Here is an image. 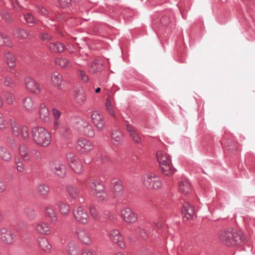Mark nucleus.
<instances>
[{
  "label": "nucleus",
  "instance_id": "nucleus-1",
  "mask_svg": "<svg viewBox=\"0 0 255 255\" xmlns=\"http://www.w3.org/2000/svg\"><path fill=\"white\" fill-rule=\"evenodd\" d=\"M218 238L223 244L227 246H237L244 242L242 234L232 228L221 231Z\"/></svg>",
  "mask_w": 255,
  "mask_h": 255
},
{
  "label": "nucleus",
  "instance_id": "nucleus-2",
  "mask_svg": "<svg viewBox=\"0 0 255 255\" xmlns=\"http://www.w3.org/2000/svg\"><path fill=\"white\" fill-rule=\"evenodd\" d=\"M31 137L34 143L38 146L46 147L51 143V135L43 127L36 126L31 131Z\"/></svg>",
  "mask_w": 255,
  "mask_h": 255
},
{
  "label": "nucleus",
  "instance_id": "nucleus-3",
  "mask_svg": "<svg viewBox=\"0 0 255 255\" xmlns=\"http://www.w3.org/2000/svg\"><path fill=\"white\" fill-rule=\"evenodd\" d=\"M156 157L161 172L165 175H172L175 169L171 165V158L166 152L158 151Z\"/></svg>",
  "mask_w": 255,
  "mask_h": 255
},
{
  "label": "nucleus",
  "instance_id": "nucleus-4",
  "mask_svg": "<svg viewBox=\"0 0 255 255\" xmlns=\"http://www.w3.org/2000/svg\"><path fill=\"white\" fill-rule=\"evenodd\" d=\"M88 185L99 201H104L107 198V194L104 191V186L99 180L92 179Z\"/></svg>",
  "mask_w": 255,
  "mask_h": 255
},
{
  "label": "nucleus",
  "instance_id": "nucleus-5",
  "mask_svg": "<svg viewBox=\"0 0 255 255\" xmlns=\"http://www.w3.org/2000/svg\"><path fill=\"white\" fill-rule=\"evenodd\" d=\"M142 182L144 186L148 189L157 190L161 187V180L154 173H148L145 175Z\"/></svg>",
  "mask_w": 255,
  "mask_h": 255
},
{
  "label": "nucleus",
  "instance_id": "nucleus-6",
  "mask_svg": "<svg viewBox=\"0 0 255 255\" xmlns=\"http://www.w3.org/2000/svg\"><path fill=\"white\" fill-rule=\"evenodd\" d=\"M11 131L13 134L16 136L20 137L23 140L28 139L29 133L27 126L21 125L18 126L16 122L10 120Z\"/></svg>",
  "mask_w": 255,
  "mask_h": 255
},
{
  "label": "nucleus",
  "instance_id": "nucleus-7",
  "mask_svg": "<svg viewBox=\"0 0 255 255\" xmlns=\"http://www.w3.org/2000/svg\"><path fill=\"white\" fill-rule=\"evenodd\" d=\"M75 148L80 154H87L93 149L94 145L90 140L81 137L77 140Z\"/></svg>",
  "mask_w": 255,
  "mask_h": 255
},
{
  "label": "nucleus",
  "instance_id": "nucleus-8",
  "mask_svg": "<svg viewBox=\"0 0 255 255\" xmlns=\"http://www.w3.org/2000/svg\"><path fill=\"white\" fill-rule=\"evenodd\" d=\"M16 235L11 229L6 227H2L0 229V239L4 244H12L16 241Z\"/></svg>",
  "mask_w": 255,
  "mask_h": 255
},
{
  "label": "nucleus",
  "instance_id": "nucleus-9",
  "mask_svg": "<svg viewBox=\"0 0 255 255\" xmlns=\"http://www.w3.org/2000/svg\"><path fill=\"white\" fill-rule=\"evenodd\" d=\"M66 157L69 165L74 172L77 174L82 173L83 171V165L80 160L74 153L70 152L66 154Z\"/></svg>",
  "mask_w": 255,
  "mask_h": 255
},
{
  "label": "nucleus",
  "instance_id": "nucleus-10",
  "mask_svg": "<svg viewBox=\"0 0 255 255\" xmlns=\"http://www.w3.org/2000/svg\"><path fill=\"white\" fill-rule=\"evenodd\" d=\"M77 129L82 134L92 137L95 135V131L92 126L85 120H80L77 122Z\"/></svg>",
  "mask_w": 255,
  "mask_h": 255
},
{
  "label": "nucleus",
  "instance_id": "nucleus-11",
  "mask_svg": "<svg viewBox=\"0 0 255 255\" xmlns=\"http://www.w3.org/2000/svg\"><path fill=\"white\" fill-rule=\"evenodd\" d=\"M76 234L78 240L83 244L90 246L93 243V239L89 231L84 228L77 227Z\"/></svg>",
  "mask_w": 255,
  "mask_h": 255
},
{
  "label": "nucleus",
  "instance_id": "nucleus-12",
  "mask_svg": "<svg viewBox=\"0 0 255 255\" xmlns=\"http://www.w3.org/2000/svg\"><path fill=\"white\" fill-rule=\"evenodd\" d=\"M25 84L27 89L34 94L38 95L44 91V86L40 85L31 77H28L25 79Z\"/></svg>",
  "mask_w": 255,
  "mask_h": 255
},
{
  "label": "nucleus",
  "instance_id": "nucleus-13",
  "mask_svg": "<svg viewBox=\"0 0 255 255\" xmlns=\"http://www.w3.org/2000/svg\"><path fill=\"white\" fill-rule=\"evenodd\" d=\"M73 213L75 220L81 224H87L88 222L89 215L87 211L82 206L74 208Z\"/></svg>",
  "mask_w": 255,
  "mask_h": 255
},
{
  "label": "nucleus",
  "instance_id": "nucleus-14",
  "mask_svg": "<svg viewBox=\"0 0 255 255\" xmlns=\"http://www.w3.org/2000/svg\"><path fill=\"white\" fill-rule=\"evenodd\" d=\"M109 237L113 243L116 244L120 248L122 249L126 248L124 237L119 230L113 229L110 231L109 234Z\"/></svg>",
  "mask_w": 255,
  "mask_h": 255
},
{
  "label": "nucleus",
  "instance_id": "nucleus-15",
  "mask_svg": "<svg viewBox=\"0 0 255 255\" xmlns=\"http://www.w3.org/2000/svg\"><path fill=\"white\" fill-rule=\"evenodd\" d=\"M21 105L23 109L28 112H33L37 107L34 98L30 96H27L22 98Z\"/></svg>",
  "mask_w": 255,
  "mask_h": 255
},
{
  "label": "nucleus",
  "instance_id": "nucleus-16",
  "mask_svg": "<svg viewBox=\"0 0 255 255\" xmlns=\"http://www.w3.org/2000/svg\"><path fill=\"white\" fill-rule=\"evenodd\" d=\"M39 117L41 121L46 124H50L52 122V118L50 116L49 110L44 103H41L39 108Z\"/></svg>",
  "mask_w": 255,
  "mask_h": 255
},
{
  "label": "nucleus",
  "instance_id": "nucleus-17",
  "mask_svg": "<svg viewBox=\"0 0 255 255\" xmlns=\"http://www.w3.org/2000/svg\"><path fill=\"white\" fill-rule=\"evenodd\" d=\"M121 213L124 220L127 223H134L137 221V215L129 208L122 209Z\"/></svg>",
  "mask_w": 255,
  "mask_h": 255
},
{
  "label": "nucleus",
  "instance_id": "nucleus-18",
  "mask_svg": "<svg viewBox=\"0 0 255 255\" xmlns=\"http://www.w3.org/2000/svg\"><path fill=\"white\" fill-rule=\"evenodd\" d=\"M34 229L39 234L49 235L51 233V229L49 224L45 222L41 221L35 224Z\"/></svg>",
  "mask_w": 255,
  "mask_h": 255
},
{
  "label": "nucleus",
  "instance_id": "nucleus-19",
  "mask_svg": "<svg viewBox=\"0 0 255 255\" xmlns=\"http://www.w3.org/2000/svg\"><path fill=\"white\" fill-rule=\"evenodd\" d=\"M91 118L95 126L100 130H102L105 127V122L101 114L97 111H93L91 114Z\"/></svg>",
  "mask_w": 255,
  "mask_h": 255
},
{
  "label": "nucleus",
  "instance_id": "nucleus-20",
  "mask_svg": "<svg viewBox=\"0 0 255 255\" xmlns=\"http://www.w3.org/2000/svg\"><path fill=\"white\" fill-rule=\"evenodd\" d=\"M181 212L184 217L186 218L187 220L190 219L195 215V209L190 203L184 202L182 205Z\"/></svg>",
  "mask_w": 255,
  "mask_h": 255
},
{
  "label": "nucleus",
  "instance_id": "nucleus-21",
  "mask_svg": "<svg viewBox=\"0 0 255 255\" xmlns=\"http://www.w3.org/2000/svg\"><path fill=\"white\" fill-rule=\"evenodd\" d=\"M104 69L103 62L100 59H94L92 61L89 67V71L92 74L101 72Z\"/></svg>",
  "mask_w": 255,
  "mask_h": 255
},
{
  "label": "nucleus",
  "instance_id": "nucleus-22",
  "mask_svg": "<svg viewBox=\"0 0 255 255\" xmlns=\"http://www.w3.org/2000/svg\"><path fill=\"white\" fill-rule=\"evenodd\" d=\"M74 96L76 102L79 104H83L86 100L85 91L83 88L79 87L75 89Z\"/></svg>",
  "mask_w": 255,
  "mask_h": 255
},
{
  "label": "nucleus",
  "instance_id": "nucleus-23",
  "mask_svg": "<svg viewBox=\"0 0 255 255\" xmlns=\"http://www.w3.org/2000/svg\"><path fill=\"white\" fill-rule=\"evenodd\" d=\"M19 153L23 161L28 162L30 160V152L25 144L21 143L19 145Z\"/></svg>",
  "mask_w": 255,
  "mask_h": 255
},
{
  "label": "nucleus",
  "instance_id": "nucleus-24",
  "mask_svg": "<svg viewBox=\"0 0 255 255\" xmlns=\"http://www.w3.org/2000/svg\"><path fill=\"white\" fill-rule=\"evenodd\" d=\"M37 241L40 248L43 251L46 253L50 252L52 246L47 238L44 237H39Z\"/></svg>",
  "mask_w": 255,
  "mask_h": 255
},
{
  "label": "nucleus",
  "instance_id": "nucleus-25",
  "mask_svg": "<svg viewBox=\"0 0 255 255\" xmlns=\"http://www.w3.org/2000/svg\"><path fill=\"white\" fill-rule=\"evenodd\" d=\"M113 185V193L115 196H120L123 194V187L121 184V181L117 179H113L112 180Z\"/></svg>",
  "mask_w": 255,
  "mask_h": 255
},
{
  "label": "nucleus",
  "instance_id": "nucleus-26",
  "mask_svg": "<svg viewBox=\"0 0 255 255\" xmlns=\"http://www.w3.org/2000/svg\"><path fill=\"white\" fill-rule=\"evenodd\" d=\"M124 134L118 130H115L112 132V141L114 144L119 145L122 144Z\"/></svg>",
  "mask_w": 255,
  "mask_h": 255
},
{
  "label": "nucleus",
  "instance_id": "nucleus-27",
  "mask_svg": "<svg viewBox=\"0 0 255 255\" xmlns=\"http://www.w3.org/2000/svg\"><path fill=\"white\" fill-rule=\"evenodd\" d=\"M12 34L15 38L20 39H26L30 36L29 31L20 28H16L13 30Z\"/></svg>",
  "mask_w": 255,
  "mask_h": 255
},
{
  "label": "nucleus",
  "instance_id": "nucleus-28",
  "mask_svg": "<svg viewBox=\"0 0 255 255\" xmlns=\"http://www.w3.org/2000/svg\"><path fill=\"white\" fill-rule=\"evenodd\" d=\"M52 84L56 87H59L63 81L62 75L58 72H53L51 75V78Z\"/></svg>",
  "mask_w": 255,
  "mask_h": 255
},
{
  "label": "nucleus",
  "instance_id": "nucleus-29",
  "mask_svg": "<svg viewBox=\"0 0 255 255\" xmlns=\"http://www.w3.org/2000/svg\"><path fill=\"white\" fill-rule=\"evenodd\" d=\"M37 191L42 198L46 197L49 193L50 188L46 184H40L37 187Z\"/></svg>",
  "mask_w": 255,
  "mask_h": 255
},
{
  "label": "nucleus",
  "instance_id": "nucleus-30",
  "mask_svg": "<svg viewBox=\"0 0 255 255\" xmlns=\"http://www.w3.org/2000/svg\"><path fill=\"white\" fill-rule=\"evenodd\" d=\"M49 48L52 52L61 53L64 51V45L59 42L50 43Z\"/></svg>",
  "mask_w": 255,
  "mask_h": 255
},
{
  "label": "nucleus",
  "instance_id": "nucleus-31",
  "mask_svg": "<svg viewBox=\"0 0 255 255\" xmlns=\"http://www.w3.org/2000/svg\"><path fill=\"white\" fill-rule=\"evenodd\" d=\"M67 252L69 255H78L79 249L77 244L74 242H70L67 245Z\"/></svg>",
  "mask_w": 255,
  "mask_h": 255
},
{
  "label": "nucleus",
  "instance_id": "nucleus-32",
  "mask_svg": "<svg viewBox=\"0 0 255 255\" xmlns=\"http://www.w3.org/2000/svg\"><path fill=\"white\" fill-rule=\"evenodd\" d=\"M0 158L7 162L9 161L11 159V154L5 147H0Z\"/></svg>",
  "mask_w": 255,
  "mask_h": 255
},
{
  "label": "nucleus",
  "instance_id": "nucleus-33",
  "mask_svg": "<svg viewBox=\"0 0 255 255\" xmlns=\"http://www.w3.org/2000/svg\"><path fill=\"white\" fill-rule=\"evenodd\" d=\"M179 190L183 194H187L191 190V185L188 181H181L179 184Z\"/></svg>",
  "mask_w": 255,
  "mask_h": 255
},
{
  "label": "nucleus",
  "instance_id": "nucleus-34",
  "mask_svg": "<svg viewBox=\"0 0 255 255\" xmlns=\"http://www.w3.org/2000/svg\"><path fill=\"white\" fill-rule=\"evenodd\" d=\"M44 214L52 222L56 221L57 219L55 212L51 207H47L45 208Z\"/></svg>",
  "mask_w": 255,
  "mask_h": 255
},
{
  "label": "nucleus",
  "instance_id": "nucleus-35",
  "mask_svg": "<svg viewBox=\"0 0 255 255\" xmlns=\"http://www.w3.org/2000/svg\"><path fill=\"white\" fill-rule=\"evenodd\" d=\"M11 47L12 43L7 35L0 33V46Z\"/></svg>",
  "mask_w": 255,
  "mask_h": 255
},
{
  "label": "nucleus",
  "instance_id": "nucleus-36",
  "mask_svg": "<svg viewBox=\"0 0 255 255\" xmlns=\"http://www.w3.org/2000/svg\"><path fill=\"white\" fill-rule=\"evenodd\" d=\"M23 17L28 24H37L38 20L34 17L32 13L27 12L23 13Z\"/></svg>",
  "mask_w": 255,
  "mask_h": 255
},
{
  "label": "nucleus",
  "instance_id": "nucleus-37",
  "mask_svg": "<svg viewBox=\"0 0 255 255\" xmlns=\"http://www.w3.org/2000/svg\"><path fill=\"white\" fill-rule=\"evenodd\" d=\"M5 57L7 64L9 67L11 68L14 67L15 66V58L13 55L11 53L7 52L5 54Z\"/></svg>",
  "mask_w": 255,
  "mask_h": 255
},
{
  "label": "nucleus",
  "instance_id": "nucleus-38",
  "mask_svg": "<svg viewBox=\"0 0 255 255\" xmlns=\"http://www.w3.org/2000/svg\"><path fill=\"white\" fill-rule=\"evenodd\" d=\"M24 212L30 220H34L38 217V215L35 213L34 210L31 208H25Z\"/></svg>",
  "mask_w": 255,
  "mask_h": 255
},
{
  "label": "nucleus",
  "instance_id": "nucleus-39",
  "mask_svg": "<svg viewBox=\"0 0 255 255\" xmlns=\"http://www.w3.org/2000/svg\"><path fill=\"white\" fill-rule=\"evenodd\" d=\"M8 123L5 120L4 116L0 113V129L2 130H5L8 128Z\"/></svg>",
  "mask_w": 255,
  "mask_h": 255
},
{
  "label": "nucleus",
  "instance_id": "nucleus-40",
  "mask_svg": "<svg viewBox=\"0 0 255 255\" xmlns=\"http://www.w3.org/2000/svg\"><path fill=\"white\" fill-rule=\"evenodd\" d=\"M0 15L1 18L7 22H10L12 20L10 14L4 9L1 10Z\"/></svg>",
  "mask_w": 255,
  "mask_h": 255
},
{
  "label": "nucleus",
  "instance_id": "nucleus-41",
  "mask_svg": "<svg viewBox=\"0 0 255 255\" xmlns=\"http://www.w3.org/2000/svg\"><path fill=\"white\" fill-rule=\"evenodd\" d=\"M66 189L68 193L72 198H75L77 196V190L75 187L69 185L67 186Z\"/></svg>",
  "mask_w": 255,
  "mask_h": 255
},
{
  "label": "nucleus",
  "instance_id": "nucleus-42",
  "mask_svg": "<svg viewBox=\"0 0 255 255\" xmlns=\"http://www.w3.org/2000/svg\"><path fill=\"white\" fill-rule=\"evenodd\" d=\"M90 212L92 217L95 220H99L100 218V215L97 211V208L94 206L90 207Z\"/></svg>",
  "mask_w": 255,
  "mask_h": 255
},
{
  "label": "nucleus",
  "instance_id": "nucleus-43",
  "mask_svg": "<svg viewBox=\"0 0 255 255\" xmlns=\"http://www.w3.org/2000/svg\"><path fill=\"white\" fill-rule=\"evenodd\" d=\"M40 37L43 41H48L52 39L53 36L51 33L45 31L40 34Z\"/></svg>",
  "mask_w": 255,
  "mask_h": 255
},
{
  "label": "nucleus",
  "instance_id": "nucleus-44",
  "mask_svg": "<svg viewBox=\"0 0 255 255\" xmlns=\"http://www.w3.org/2000/svg\"><path fill=\"white\" fill-rule=\"evenodd\" d=\"M5 101L8 105H11L15 101V98L12 93H8L5 95Z\"/></svg>",
  "mask_w": 255,
  "mask_h": 255
},
{
  "label": "nucleus",
  "instance_id": "nucleus-45",
  "mask_svg": "<svg viewBox=\"0 0 255 255\" xmlns=\"http://www.w3.org/2000/svg\"><path fill=\"white\" fill-rule=\"evenodd\" d=\"M39 14L44 16H47L49 14V10L41 5L36 6Z\"/></svg>",
  "mask_w": 255,
  "mask_h": 255
},
{
  "label": "nucleus",
  "instance_id": "nucleus-46",
  "mask_svg": "<svg viewBox=\"0 0 255 255\" xmlns=\"http://www.w3.org/2000/svg\"><path fill=\"white\" fill-rule=\"evenodd\" d=\"M129 135L135 143H139L141 142V138L136 131H135Z\"/></svg>",
  "mask_w": 255,
  "mask_h": 255
},
{
  "label": "nucleus",
  "instance_id": "nucleus-47",
  "mask_svg": "<svg viewBox=\"0 0 255 255\" xmlns=\"http://www.w3.org/2000/svg\"><path fill=\"white\" fill-rule=\"evenodd\" d=\"M30 153L34 159L37 160H40L41 159V154L39 150L35 148L32 149Z\"/></svg>",
  "mask_w": 255,
  "mask_h": 255
},
{
  "label": "nucleus",
  "instance_id": "nucleus-48",
  "mask_svg": "<svg viewBox=\"0 0 255 255\" xmlns=\"http://www.w3.org/2000/svg\"><path fill=\"white\" fill-rule=\"evenodd\" d=\"M4 84L5 86L9 87H13L14 85L13 79L10 77L5 78Z\"/></svg>",
  "mask_w": 255,
  "mask_h": 255
},
{
  "label": "nucleus",
  "instance_id": "nucleus-49",
  "mask_svg": "<svg viewBox=\"0 0 255 255\" xmlns=\"http://www.w3.org/2000/svg\"><path fill=\"white\" fill-rule=\"evenodd\" d=\"M79 77L81 80L85 82H87L89 80L88 76L85 73V72L83 70L79 71Z\"/></svg>",
  "mask_w": 255,
  "mask_h": 255
},
{
  "label": "nucleus",
  "instance_id": "nucleus-50",
  "mask_svg": "<svg viewBox=\"0 0 255 255\" xmlns=\"http://www.w3.org/2000/svg\"><path fill=\"white\" fill-rule=\"evenodd\" d=\"M82 255H98L97 253L93 250L84 249L82 252Z\"/></svg>",
  "mask_w": 255,
  "mask_h": 255
},
{
  "label": "nucleus",
  "instance_id": "nucleus-51",
  "mask_svg": "<svg viewBox=\"0 0 255 255\" xmlns=\"http://www.w3.org/2000/svg\"><path fill=\"white\" fill-rule=\"evenodd\" d=\"M52 112L54 119H59L61 115V112L56 108H53Z\"/></svg>",
  "mask_w": 255,
  "mask_h": 255
},
{
  "label": "nucleus",
  "instance_id": "nucleus-52",
  "mask_svg": "<svg viewBox=\"0 0 255 255\" xmlns=\"http://www.w3.org/2000/svg\"><path fill=\"white\" fill-rule=\"evenodd\" d=\"M11 5L12 6L13 9L17 12L21 11L23 9V7L17 3L12 2H11Z\"/></svg>",
  "mask_w": 255,
  "mask_h": 255
},
{
  "label": "nucleus",
  "instance_id": "nucleus-53",
  "mask_svg": "<svg viewBox=\"0 0 255 255\" xmlns=\"http://www.w3.org/2000/svg\"><path fill=\"white\" fill-rule=\"evenodd\" d=\"M6 189V184L3 179L0 177V192L2 193Z\"/></svg>",
  "mask_w": 255,
  "mask_h": 255
},
{
  "label": "nucleus",
  "instance_id": "nucleus-54",
  "mask_svg": "<svg viewBox=\"0 0 255 255\" xmlns=\"http://www.w3.org/2000/svg\"><path fill=\"white\" fill-rule=\"evenodd\" d=\"M16 170L19 172H22L25 170V166L23 162L16 164Z\"/></svg>",
  "mask_w": 255,
  "mask_h": 255
},
{
  "label": "nucleus",
  "instance_id": "nucleus-55",
  "mask_svg": "<svg viewBox=\"0 0 255 255\" xmlns=\"http://www.w3.org/2000/svg\"><path fill=\"white\" fill-rule=\"evenodd\" d=\"M126 128L129 135L136 131L133 127L130 124H127L126 125Z\"/></svg>",
  "mask_w": 255,
  "mask_h": 255
},
{
  "label": "nucleus",
  "instance_id": "nucleus-56",
  "mask_svg": "<svg viewBox=\"0 0 255 255\" xmlns=\"http://www.w3.org/2000/svg\"><path fill=\"white\" fill-rule=\"evenodd\" d=\"M55 63L61 67H64V60L62 57H57L55 59Z\"/></svg>",
  "mask_w": 255,
  "mask_h": 255
},
{
  "label": "nucleus",
  "instance_id": "nucleus-57",
  "mask_svg": "<svg viewBox=\"0 0 255 255\" xmlns=\"http://www.w3.org/2000/svg\"><path fill=\"white\" fill-rule=\"evenodd\" d=\"M62 166H63L62 164L59 165V164H55L54 165V167H53V168L52 169L53 172H56V171H59L61 173H62Z\"/></svg>",
  "mask_w": 255,
  "mask_h": 255
},
{
  "label": "nucleus",
  "instance_id": "nucleus-58",
  "mask_svg": "<svg viewBox=\"0 0 255 255\" xmlns=\"http://www.w3.org/2000/svg\"><path fill=\"white\" fill-rule=\"evenodd\" d=\"M106 108L107 110L111 116L115 117L114 110L112 107H107Z\"/></svg>",
  "mask_w": 255,
  "mask_h": 255
},
{
  "label": "nucleus",
  "instance_id": "nucleus-59",
  "mask_svg": "<svg viewBox=\"0 0 255 255\" xmlns=\"http://www.w3.org/2000/svg\"><path fill=\"white\" fill-rule=\"evenodd\" d=\"M59 125H60L59 119H54V128L55 129H57L59 128Z\"/></svg>",
  "mask_w": 255,
  "mask_h": 255
},
{
  "label": "nucleus",
  "instance_id": "nucleus-60",
  "mask_svg": "<svg viewBox=\"0 0 255 255\" xmlns=\"http://www.w3.org/2000/svg\"><path fill=\"white\" fill-rule=\"evenodd\" d=\"M66 3V5L65 4V8L66 7L70 8L72 7L73 4L71 3V0H65V3Z\"/></svg>",
  "mask_w": 255,
  "mask_h": 255
},
{
  "label": "nucleus",
  "instance_id": "nucleus-61",
  "mask_svg": "<svg viewBox=\"0 0 255 255\" xmlns=\"http://www.w3.org/2000/svg\"><path fill=\"white\" fill-rule=\"evenodd\" d=\"M14 163L16 165L18 164H19L20 163L22 162V161L21 160L20 158L18 157L15 156L14 158Z\"/></svg>",
  "mask_w": 255,
  "mask_h": 255
},
{
  "label": "nucleus",
  "instance_id": "nucleus-62",
  "mask_svg": "<svg viewBox=\"0 0 255 255\" xmlns=\"http://www.w3.org/2000/svg\"><path fill=\"white\" fill-rule=\"evenodd\" d=\"M108 218L110 220H111V221L115 220L116 219V217H115V215H114L113 214H112L110 212H109V213H108Z\"/></svg>",
  "mask_w": 255,
  "mask_h": 255
},
{
  "label": "nucleus",
  "instance_id": "nucleus-63",
  "mask_svg": "<svg viewBox=\"0 0 255 255\" xmlns=\"http://www.w3.org/2000/svg\"><path fill=\"white\" fill-rule=\"evenodd\" d=\"M106 108L107 107H112V106L111 102V101H110V100L109 99H106Z\"/></svg>",
  "mask_w": 255,
  "mask_h": 255
},
{
  "label": "nucleus",
  "instance_id": "nucleus-64",
  "mask_svg": "<svg viewBox=\"0 0 255 255\" xmlns=\"http://www.w3.org/2000/svg\"><path fill=\"white\" fill-rule=\"evenodd\" d=\"M64 64H65V68L66 67H71V64L70 63L69 61H68L67 60L65 59V63H64Z\"/></svg>",
  "mask_w": 255,
  "mask_h": 255
}]
</instances>
